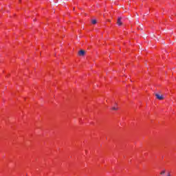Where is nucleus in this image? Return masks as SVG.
<instances>
[{
  "label": "nucleus",
  "instance_id": "20e7f679",
  "mask_svg": "<svg viewBox=\"0 0 176 176\" xmlns=\"http://www.w3.org/2000/svg\"><path fill=\"white\" fill-rule=\"evenodd\" d=\"M91 23H92V24H97V20L93 19Z\"/></svg>",
  "mask_w": 176,
  "mask_h": 176
},
{
  "label": "nucleus",
  "instance_id": "f03ea898",
  "mask_svg": "<svg viewBox=\"0 0 176 176\" xmlns=\"http://www.w3.org/2000/svg\"><path fill=\"white\" fill-rule=\"evenodd\" d=\"M86 54V52L83 50H81L78 52V55L81 56L82 57H83V56H85Z\"/></svg>",
  "mask_w": 176,
  "mask_h": 176
},
{
  "label": "nucleus",
  "instance_id": "423d86ee",
  "mask_svg": "<svg viewBox=\"0 0 176 176\" xmlns=\"http://www.w3.org/2000/svg\"><path fill=\"white\" fill-rule=\"evenodd\" d=\"M112 109L113 111H118V107H113Z\"/></svg>",
  "mask_w": 176,
  "mask_h": 176
},
{
  "label": "nucleus",
  "instance_id": "0eeeda50",
  "mask_svg": "<svg viewBox=\"0 0 176 176\" xmlns=\"http://www.w3.org/2000/svg\"><path fill=\"white\" fill-rule=\"evenodd\" d=\"M167 176H171V175L170 174V173H168Z\"/></svg>",
  "mask_w": 176,
  "mask_h": 176
},
{
  "label": "nucleus",
  "instance_id": "f257e3e1",
  "mask_svg": "<svg viewBox=\"0 0 176 176\" xmlns=\"http://www.w3.org/2000/svg\"><path fill=\"white\" fill-rule=\"evenodd\" d=\"M155 96L157 100H164V96H163V94L160 93H155Z\"/></svg>",
  "mask_w": 176,
  "mask_h": 176
},
{
  "label": "nucleus",
  "instance_id": "7ed1b4c3",
  "mask_svg": "<svg viewBox=\"0 0 176 176\" xmlns=\"http://www.w3.org/2000/svg\"><path fill=\"white\" fill-rule=\"evenodd\" d=\"M117 24L118 25H122V17H119L118 21H117Z\"/></svg>",
  "mask_w": 176,
  "mask_h": 176
},
{
  "label": "nucleus",
  "instance_id": "39448f33",
  "mask_svg": "<svg viewBox=\"0 0 176 176\" xmlns=\"http://www.w3.org/2000/svg\"><path fill=\"white\" fill-rule=\"evenodd\" d=\"M164 174H166V170H164L160 173L161 175H164Z\"/></svg>",
  "mask_w": 176,
  "mask_h": 176
}]
</instances>
